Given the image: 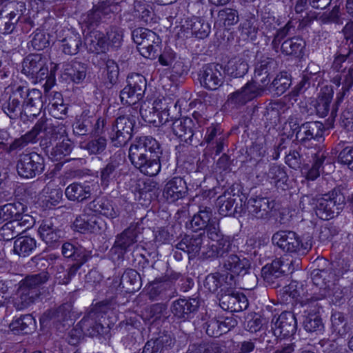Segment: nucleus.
Returning <instances> with one entry per match:
<instances>
[{
	"label": "nucleus",
	"instance_id": "nucleus-1",
	"mask_svg": "<svg viewBox=\"0 0 353 353\" xmlns=\"http://www.w3.org/2000/svg\"><path fill=\"white\" fill-rule=\"evenodd\" d=\"M41 132L44 134V140L41 141V145H46V148L52 146L51 154L57 159H60L62 155H68L72 151V143L65 137L66 130L64 125L45 117L39 119L31 130L14 139L10 145L8 150L11 152L21 150L29 143H35L37 136Z\"/></svg>",
	"mask_w": 353,
	"mask_h": 353
},
{
	"label": "nucleus",
	"instance_id": "nucleus-2",
	"mask_svg": "<svg viewBox=\"0 0 353 353\" xmlns=\"http://www.w3.org/2000/svg\"><path fill=\"white\" fill-rule=\"evenodd\" d=\"M161 145L150 136L136 138L129 149L128 158L141 173L154 176L161 170Z\"/></svg>",
	"mask_w": 353,
	"mask_h": 353
},
{
	"label": "nucleus",
	"instance_id": "nucleus-3",
	"mask_svg": "<svg viewBox=\"0 0 353 353\" xmlns=\"http://www.w3.org/2000/svg\"><path fill=\"white\" fill-rule=\"evenodd\" d=\"M301 287L298 288L296 282H292L285 288L284 293L289 294L296 301L294 305V310L299 319H302V325L307 332H321L324 328L322 319L319 314L322 305L319 303V298L314 296L310 298L301 297Z\"/></svg>",
	"mask_w": 353,
	"mask_h": 353
},
{
	"label": "nucleus",
	"instance_id": "nucleus-4",
	"mask_svg": "<svg viewBox=\"0 0 353 353\" xmlns=\"http://www.w3.org/2000/svg\"><path fill=\"white\" fill-rule=\"evenodd\" d=\"M293 28L292 22L289 21L283 27L276 29L273 36L271 46L276 52L280 51L288 56L299 57L302 56L305 47V41L299 37H293L285 39L290 34Z\"/></svg>",
	"mask_w": 353,
	"mask_h": 353
},
{
	"label": "nucleus",
	"instance_id": "nucleus-5",
	"mask_svg": "<svg viewBox=\"0 0 353 353\" xmlns=\"http://www.w3.org/2000/svg\"><path fill=\"white\" fill-rule=\"evenodd\" d=\"M85 41L91 51L105 53L110 50L120 48L123 41V33L116 27L111 28L106 34L93 30L87 34Z\"/></svg>",
	"mask_w": 353,
	"mask_h": 353
},
{
	"label": "nucleus",
	"instance_id": "nucleus-6",
	"mask_svg": "<svg viewBox=\"0 0 353 353\" xmlns=\"http://www.w3.org/2000/svg\"><path fill=\"white\" fill-rule=\"evenodd\" d=\"M106 307L101 303L95 305L79 321L85 336L99 337L109 333L110 327L105 319Z\"/></svg>",
	"mask_w": 353,
	"mask_h": 353
},
{
	"label": "nucleus",
	"instance_id": "nucleus-7",
	"mask_svg": "<svg viewBox=\"0 0 353 353\" xmlns=\"http://www.w3.org/2000/svg\"><path fill=\"white\" fill-rule=\"evenodd\" d=\"M128 114L119 117L110 134L111 143L115 147L125 145L132 138V130L138 117V106L130 107Z\"/></svg>",
	"mask_w": 353,
	"mask_h": 353
},
{
	"label": "nucleus",
	"instance_id": "nucleus-8",
	"mask_svg": "<svg viewBox=\"0 0 353 353\" xmlns=\"http://www.w3.org/2000/svg\"><path fill=\"white\" fill-rule=\"evenodd\" d=\"M223 268L241 277V282L246 284V289H251L256 283V276L250 272L251 263L248 259L234 252L223 260Z\"/></svg>",
	"mask_w": 353,
	"mask_h": 353
},
{
	"label": "nucleus",
	"instance_id": "nucleus-9",
	"mask_svg": "<svg viewBox=\"0 0 353 353\" xmlns=\"http://www.w3.org/2000/svg\"><path fill=\"white\" fill-rule=\"evenodd\" d=\"M345 205V196L339 191L334 190L316 199V215L322 220H329L337 216Z\"/></svg>",
	"mask_w": 353,
	"mask_h": 353
},
{
	"label": "nucleus",
	"instance_id": "nucleus-10",
	"mask_svg": "<svg viewBox=\"0 0 353 353\" xmlns=\"http://www.w3.org/2000/svg\"><path fill=\"white\" fill-rule=\"evenodd\" d=\"M273 244L283 252L305 254L312 248L311 240L303 242L300 236L291 230H279L272 237Z\"/></svg>",
	"mask_w": 353,
	"mask_h": 353
},
{
	"label": "nucleus",
	"instance_id": "nucleus-11",
	"mask_svg": "<svg viewBox=\"0 0 353 353\" xmlns=\"http://www.w3.org/2000/svg\"><path fill=\"white\" fill-rule=\"evenodd\" d=\"M132 37L142 56L151 59L158 56L161 40L154 32L139 28L132 31Z\"/></svg>",
	"mask_w": 353,
	"mask_h": 353
},
{
	"label": "nucleus",
	"instance_id": "nucleus-12",
	"mask_svg": "<svg viewBox=\"0 0 353 353\" xmlns=\"http://www.w3.org/2000/svg\"><path fill=\"white\" fill-rule=\"evenodd\" d=\"M300 267V260L292 258L276 259L270 264L265 265L261 270V275L268 283L284 275L292 274Z\"/></svg>",
	"mask_w": 353,
	"mask_h": 353
},
{
	"label": "nucleus",
	"instance_id": "nucleus-13",
	"mask_svg": "<svg viewBox=\"0 0 353 353\" xmlns=\"http://www.w3.org/2000/svg\"><path fill=\"white\" fill-rule=\"evenodd\" d=\"M290 127L296 133V139L301 144L309 143L311 141H318L323 137L324 125L321 122L309 121L301 125L294 118L288 119Z\"/></svg>",
	"mask_w": 353,
	"mask_h": 353
},
{
	"label": "nucleus",
	"instance_id": "nucleus-14",
	"mask_svg": "<svg viewBox=\"0 0 353 353\" xmlns=\"http://www.w3.org/2000/svg\"><path fill=\"white\" fill-rule=\"evenodd\" d=\"M44 168V159L37 152L21 154L17 163L18 174L25 179H32L41 174Z\"/></svg>",
	"mask_w": 353,
	"mask_h": 353
},
{
	"label": "nucleus",
	"instance_id": "nucleus-15",
	"mask_svg": "<svg viewBox=\"0 0 353 353\" xmlns=\"http://www.w3.org/2000/svg\"><path fill=\"white\" fill-rule=\"evenodd\" d=\"M22 67L23 73L30 76L35 81H41L48 77L47 58L41 54L27 56L23 61Z\"/></svg>",
	"mask_w": 353,
	"mask_h": 353
},
{
	"label": "nucleus",
	"instance_id": "nucleus-16",
	"mask_svg": "<svg viewBox=\"0 0 353 353\" xmlns=\"http://www.w3.org/2000/svg\"><path fill=\"white\" fill-rule=\"evenodd\" d=\"M208 242V239L204 234L185 235L176 244L175 248L183 251L184 254H187L189 259H192L199 254L202 257V253L207 247Z\"/></svg>",
	"mask_w": 353,
	"mask_h": 353
},
{
	"label": "nucleus",
	"instance_id": "nucleus-17",
	"mask_svg": "<svg viewBox=\"0 0 353 353\" xmlns=\"http://www.w3.org/2000/svg\"><path fill=\"white\" fill-rule=\"evenodd\" d=\"M277 66L276 61L272 58H265L259 62L255 67L254 77L248 83H254L260 90V96L270 83V76L274 72Z\"/></svg>",
	"mask_w": 353,
	"mask_h": 353
},
{
	"label": "nucleus",
	"instance_id": "nucleus-18",
	"mask_svg": "<svg viewBox=\"0 0 353 353\" xmlns=\"http://www.w3.org/2000/svg\"><path fill=\"white\" fill-rule=\"evenodd\" d=\"M199 76L201 85L210 90H217L224 81L223 68L219 64L210 63L204 65Z\"/></svg>",
	"mask_w": 353,
	"mask_h": 353
},
{
	"label": "nucleus",
	"instance_id": "nucleus-19",
	"mask_svg": "<svg viewBox=\"0 0 353 353\" xmlns=\"http://www.w3.org/2000/svg\"><path fill=\"white\" fill-rule=\"evenodd\" d=\"M38 232L42 241L51 247H54L59 243L63 236L60 222L56 217L43 220Z\"/></svg>",
	"mask_w": 353,
	"mask_h": 353
},
{
	"label": "nucleus",
	"instance_id": "nucleus-20",
	"mask_svg": "<svg viewBox=\"0 0 353 353\" xmlns=\"http://www.w3.org/2000/svg\"><path fill=\"white\" fill-rule=\"evenodd\" d=\"M112 4L108 1H101L93 6L83 19L88 28H94L101 23H105L112 17Z\"/></svg>",
	"mask_w": 353,
	"mask_h": 353
},
{
	"label": "nucleus",
	"instance_id": "nucleus-21",
	"mask_svg": "<svg viewBox=\"0 0 353 353\" xmlns=\"http://www.w3.org/2000/svg\"><path fill=\"white\" fill-rule=\"evenodd\" d=\"M199 305V300L196 298L179 299L172 303L170 310L177 319L185 321L193 318Z\"/></svg>",
	"mask_w": 353,
	"mask_h": 353
},
{
	"label": "nucleus",
	"instance_id": "nucleus-22",
	"mask_svg": "<svg viewBox=\"0 0 353 353\" xmlns=\"http://www.w3.org/2000/svg\"><path fill=\"white\" fill-rule=\"evenodd\" d=\"M22 112L27 117H37L43 108L42 93L38 89L29 90L23 86Z\"/></svg>",
	"mask_w": 353,
	"mask_h": 353
},
{
	"label": "nucleus",
	"instance_id": "nucleus-23",
	"mask_svg": "<svg viewBox=\"0 0 353 353\" xmlns=\"http://www.w3.org/2000/svg\"><path fill=\"white\" fill-rule=\"evenodd\" d=\"M274 203L267 197L250 198L247 204L248 214L252 218L269 220L272 217Z\"/></svg>",
	"mask_w": 353,
	"mask_h": 353
},
{
	"label": "nucleus",
	"instance_id": "nucleus-24",
	"mask_svg": "<svg viewBox=\"0 0 353 353\" xmlns=\"http://www.w3.org/2000/svg\"><path fill=\"white\" fill-rule=\"evenodd\" d=\"M296 314L293 312H283L274 322V334L288 337L294 335L297 328Z\"/></svg>",
	"mask_w": 353,
	"mask_h": 353
},
{
	"label": "nucleus",
	"instance_id": "nucleus-25",
	"mask_svg": "<svg viewBox=\"0 0 353 353\" xmlns=\"http://www.w3.org/2000/svg\"><path fill=\"white\" fill-rule=\"evenodd\" d=\"M220 307L226 311L238 312L245 310L248 305L246 296L235 291L224 294H218Z\"/></svg>",
	"mask_w": 353,
	"mask_h": 353
},
{
	"label": "nucleus",
	"instance_id": "nucleus-26",
	"mask_svg": "<svg viewBox=\"0 0 353 353\" xmlns=\"http://www.w3.org/2000/svg\"><path fill=\"white\" fill-rule=\"evenodd\" d=\"M236 246L225 238L215 241L212 244L208 242V245L203 250L202 258H223L226 259L228 255L235 252Z\"/></svg>",
	"mask_w": 353,
	"mask_h": 353
},
{
	"label": "nucleus",
	"instance_id": "nucleus-27",
	"mask_svg": "<svg viewBox=\"0 0 353 353\" xmlns=\"http://www.w3.org/2000/svg\"><path fill=\"white\" fill-rule=\"evenodd\" d=\"M310 275L313 284L319 287L321 292H326L339 281V275L332 268L314 269L311 272Z\"/></svg>",
	"mask_w": 353,
	"mask_h": 353
},
{
	"label": "nucleus",
	"instance_id": "nucleus-28",
	"mask_svg": "<svg viewBox=\"0 0 353 353\" xmlns=\"http://www.w3.org/2000/svg\"><path fill=\"white\" fill-rule=\"evenodd\" d=\"M198 128V123L189 117L180 118L173 121L172 123V130L181 141L187 143H191L194 130Z\"/></svg>",
	"mask_w": 353,
	"mask_h": 353
},
{
	"label": "nucleus",
	"instance_id": "nucleus-29",
	"mask_svg": "<svg viewBox=\"0 0 353 353\" xmlns=\"http://www.w3.org/2000/svg\"><path fill=\"white\" fill-rule=\"evenodd\" d=\"M138 232L137 225L131 224L116 236L112 250L123 255L136 243Z\"/></svg>",
	"mask_w": 353,
	"mask_h": 353
},
{
	"label": "nucleus",
	"instance_id": "nucleus-30",
	"mask_svg": "<svg viewBox=\"0 0 353 353\" xmlns=\"http://www.w3.org/2000/svg\"><path fill=\"white\" fill-rule=\"evenodd\" d=\"M260 96V90L254 83H247L228 97V103L235 106H241Z\"/></svg>",
	"mask_w": 353,
	"mask_h": 353
},
{
	"label": "nucleus",
	"instance_id": "nucleus-31",
	"mask_svg": "<svg viewBox=\"0 0 353 353\" xmlns=\"http://www.w3.org/2000/svg\"><path fill=\"white\" fill-rule=\"evenodd\" d=\"M122 161L121 154L115 153L110 157L107 164L100 171L102 185L108 186L110 181L119 176Z\"/></svg>",
	"mask_w": 353,
	"mask_h": 353
},
{
	"label": "nucleus",
	"instance_id": "nucleus-32",
	"mask_svg": "<svg viewBox=\"0 0 353 353\" xmlns=\"http://www.w3.org/2000/svg\"><path fill=\"white\" fill-rule=\"evenodd\" d=\"M61 254L72 261L87 262L92 257V251L86 250L77 242L67 241L62 244Z\"/></svg>",
	"mask_w": 353,
	"mask_h": 353
},
{
	"label": "nucleus",
	"instance_id": "nucleus-33",
	"mask_svg": "<svg viewBox=\"0 0 353 353\" xmlns=\"http://www.w3.org/2000/svg\"><path fill=\"white\" fill-rule=\"evenodd\" d=\"M188 191L185 181L181 177L168 181L163 190V196L168 202H174L185 196Z\"/></svg>",
	"mask_w": 353,
	"mask_h": 353
},
{
	"label": "nucleus",
	"instance_id": "nucleus-34",
	"mask_svg": "<svg viewBox=\"0 0 353 353\" xmlns=\"http://www.w3.org/2000/svg\"><path fill=\"white\" fill-rule=\"evenodd\" d=\"M23 86H18L8 100L2 105V110L11 119H16L23 112L21 99H23Z\"/></svg>",
	"mask_w": 353,
	"mask_h": 353
},
{
	"label": "nucleus",
	"instance_id": "nucleus-35",
	"mask_svg": "<svg viewBox=\"0 0 353 353\" xmlns=\"http://www.w3.org/2000/svg\"><path fill=\"white\" fill-rule=\"evenodd\" d=\"M225 141V136L219 125H212L207 128L204 142L207 144V147L215 150L216 155L223 151Z\"/></svg>",
	"mask_w": 353,
	"mask_h": 353
},
{
	"label": "nucleus",
	"instance_id": "nucleus-36",
	"mask_svg": "<svg viewBox=\"0 0 353 353\" xmlns=\"http://www.w3.org/2000/svg\"><path fill=\"white\" fill-rule=\"evenodd\" d=\"M353 295V286H344L342 287L338 283L332 288L327 290L325 292H321L318 296H314L316 298H319V301L325 297H329L330 301L336 305L343 304L347 299H350Z\"/></svg>",
	"mask_w": 353,
	"mask_h": 353
},
{
	"label": "nucleus",
	"instance_id": "nucleus-37",
	"mask_svg": "<svg viewBox=\"0 0 353 353\" xmlns=\"http://www.w3.org/2000/svg\"><path fill=\"white\" fill-rule=\"evenodd\" d=\"M84 211L98 213L109 219H114L119 216V211L114 209L108 200L103 198H97L90 202Z\"/></svg>",
	"mask_w": 353,
	"mask_h": 353
},
{
	"label": "nucleus",
	"instance_id": "nucleus-38",
	"mask_svg": "<svg viewBox=\"0 0 353 353\" xmlns=\"http://www.w3.org/2000/svg\"><path fill=\"white\" fill-rule=\"evenodd\" d=\"M49 279V274L46 272L27 276L20 281L19 287L28 292H34L38 297L40 294V287Z\"/></svg>",
	"mask_w": 353,
	"mask_h": 353
},
{
	"label": "nucleus",
	"instance_id": "nucleus-39",
	"mask_svg": "<svg viewBox=\"0 0 353 353\" xmlns=\"http://www.w3.org/2000/svg\"><path fill=\"white\" fill-rule=\"evenodd\" d=\"M330 321L332 333L337 337H345L351 330L347 317L343 312H333Z\"/></svg>",
	"mask_w": 353,
	"mask_h": 353
},
{
	"label": "nucleus",
	"instance_id": "nucleus-40",
	"mask_svg": "<svg viewBox=\"0 0 353 353\" xmlns=\"http://www.w3.org/2000/svg\"><path fill=\"white\" fill-rule=\"evenodd\" d=\"M72 309L71 303H65L54 310H48L44 314L43 318L52 321L54 324H57V326L62 325L64 327L65 322L71 321Z\"/></svg>",
	"mask_w": 353,
	"mask_h": 353
},
{
	"label": "nucleus",
	"instance_id": "nucleus-41",
	"mask_svg": "<svg viewBox=\"0 0 353 353\" xmlns=\"http://www.w3.org/2000/svg\"><path fill=\"white\" fill-rule=\"evenodd\" d=\"M60 41L63 52L68 55L77 54L82 44L81 35L70 30L65 31V37Z\"/></svg>",
	"mask_w": 353,
	"mask_h": 353
},
{
	"label": "nucleus",
	"instance_id": "nucleus-42",
	"mask_svg": "<svg viewBox=\"0 0 353 353\" xmlns=\"http://www.w3.org/2000/svg\"><path fill=\"white\" fill-rule=\"evenodd\" d=\"M239 195L225 192L217 199L219 213L222 216H232L236 212Z\"/></svg>",
	"mask_w": 353,
	"mask_h": 353
},
{
	"label": "nucleus",
	"instance_id": "nucleus-43",
	"mask_svg": "<svg viewBox=\"0 0 353 353\" xmlns=\"http://www.w3.org/2000/svg\"><path fill=\"white\" fill-rule=\"evenodd\" d=\"M301 145L300 151H303L305 161H325L327 153L322 144L318 143L317 141H311L309 143Z\"/></svg>",
	"mask_w": 353,
	"mask_h": 353
},
{
	"label": "nucleus",
	"instance_id": "nucleus-44",
	"mask_svg": "<svg viewBox=\"0 0 353 353\" xmlns=\"http://www.w3.org/2000/svg\"><path fill=\"white\" fill-rule=\"evenodd\" d=\"M65 194L70 201L81 202L90 197L91 188L85 183H73L65 188Z\"/></svg>",
	"mask_w": 353,
	"mask_h": 353
},
{
	"label": "nucleus",
	"instance_id": "nucleus-45",
	"mask_svg": "<svg viewBox=\"0 0 353 353\" xmlns=\"http://www.w3.org/2000/svg\"><path fill=\"white\" fill-rule=\"evenodd\" d=\"M107 142V139L97 130L86 143L81 144V148L89 154H101L105 150Z\"/></svg>",
	"mask_w": 353,
	"mask_h": 353
},
{
	"label": "nucleus",
	"instance_id": "nucleus-46",
	"mask_svg": "<svg viewBox=\"0 0 353 353\" xmlns=\"http://www.w3.org/2000/svg\"><path fill=\"white\" fill-rule=\"evenodd\" d=\"M216 218V216H213L212 208L201 205L199 212L193 216L190 221L191 228L194 230L204 229L208 226L212 219Z\"/></svg>",
	"mask_w": 353,
	"mask_h": 353
},
{
	"label": "nucleus",
	"instance_id": "nucleus-47",
	"mask_svg": "<svg viewBox=\"0 0 353 353\" xmlns=\"http://www.w3.org/2000/svg\"><path fill=\"white\" fill-rule=\"evenodd\" d=\"M332 97L333 90L332 88L325 86L321 89L315 104V109L318 115L321 117L327 116Z\"/></svg>",
	"mask_w": 353,
	"mask_h": 353
},
{
	"label": "nucleus",
	"instance_id": "nucleus-48",
	"mask_svg": "<svg viewBox=\"0 0 353 353\" xmlns=\"http://www.w3.org/2000/svg\"><path fill=\"white\" fill-rule=\"evenodd\" d=\"M37 248V241L29 236L18 237L14 242V254L21 257L30 255Z\"/></svg>",
	"mask_w": 353,
	"mask_h": 353
},
{
	"label": "nucleus",
	"instance_id": "nucleus-49",
	"mask_svg": "<svg viewBox=\"0 0 353 353\" xmlns=\"http://www.w3.org/2000/svg\"><path fill=\"white\" fill-rule=\"evenodd\" d=\"M64 73L74 83H81L86 77L87 66L79 61H72L65 65Z\"/></svg>",
	"mask_w": 353,
	"mask_h": 353
},
{
	"label": "nucleus",
	"instance_id": "nucleus-50",
	"mask_svg": "<svg viewBox=\"0 0 353 353\" xmlns=\"http://www.w3.org/2000/svg\"><path fill=\"white\" fill-rule=\"evenodd\" d=\"M35 327V320L31 314L22 315L10 323V330L15 334H28Z\"/></svg>",
	"mask_w": 353,
	"mask_h": 353
},
{
	"label": "nucleus",
	"instance_id": "nucleus-51",
	"mask_svg": "<svg viewBox=\"0 0 353 353\" xmlns=\"http://www.w3.org/2000/svg\"><path fill=\"white\" fill-rule=\"evenodd\" d=\"M120 285L128 292H133L140 289L141 279L135 270L128 269L121 277Z\"/></svg>",
	"mask_w": 353,
	"mask_h": 353
},
{
	"label": "nucleus",
	"instance_id": "nucleus-52",
	"mask_svg": "<svg viewBox=\"0 0 353 353\" xmlns=\"http://www.w3.org/2000/svg\"><path fill=\"white\" fill-rule=\"evenodd\" d=\"M170 288V283L162 279H156L147 288V293L150 300L163 299L166 292Z\"/></svg>",
	"mask_w": 353,
	"mask_h": 353
},
{
	"label": "nucleus",
	"instance_id": "nucleus-53",
	"mask_svg": "<svg viewBox=\"0 0 353 353\" xmlns=\"http://www.w3.org/2000/svg\"><path fill=\"white\" fill-rule=\"evenodd\" d=\"M248 61L243 57H237L228 61L225 71L230 77L240 78L248 72Z\"/></svg>",
	"mask_w": 353,
	"mask_h": 353
},
{
	"label": "nucleus",
	"instance_id": "nucleus-54",
	"mask_svg": "<svg viewBox=\"0 0 353 353\" xmlns=\"http://www.w3.org/2000/svg\"><path fill=\"white\" fill-rule=\"evenodd\" d=\"M172 340L168 336H160L148 341L143 347L142 353H169L168 347Z\"/></svg>",
	"mask_w": 353,
	"mask_h": 353
},
{
	"label": "nucleus",
	"instance_id": "nucleus-55",
	"mask_svg": "<svg viewBox=\"0 0 353 353\" xmlns=\"http://www.w3.org/2000/svg\"><path fill=\"white\" fill-rule=\"evenodd\" d=\"M291 83V79L288 77L287 72H281L270 83L268 90L275 95L280 96L290 88Z\"/></svg>",
	"mask_w": 353,
	"mask_h": 353
},
{
	"label": "nucleus",
	"instance_id": "nucleus-56",
	"mask_svg": "<svg viewBox=\"0 0 353 353\" xmlns=\"http://www.w3.org/2000/svg\"><path fill=\"white\" fill-rule=\"evenodd\" d=\"M160 103H161L160 100L154 101L152 105L144 102L143 104L138 108L139 109V111H138V115L140 114L145 122L157 125L158 112Z\"/></svg>",
	"mask_w": 353,
	"mask_h": 353
},
{
	"label": "nucleus",
	"instance_id": "nucleus-57",
	"mask_svg": "<svg viewBox=\"0 0 353 353\" xmlns=\"http://www.w3.org/2000/svg\"><path fill=\"white\" fill-rule=\"evenodd\" d=\"M137 190L140 199L150 201L153 196H156L158 193V183L152 179L139 181L137 183Z\"/></svg>",
	"mask_w": 353,
	"mask_h": 353
},
{
	"label": "nucleus",
	"instance_id": "nucleus-58",
	"mask_svg": "<svg viewBox=\"0 0 353 353\" xmlns=\"http://www.w3.org/2000/svg\"><path fill=\"white\" fill-rule=\"evenodd\" d=\"M188 29L191 33L199 39L206 38L210 32V26L203 19L199 17H193L188 21Z\"/></svg>",
	"mask_w": 353,
	"mask_h": 353
},
{
	"label": "nucleus",
	"instance_id": "nucleus-59",
	"mask_svg": "<svg viewBox=\"0 0 353 353\" xmlns=\"http://www.w3.org/2000/svg\"><path fill=\"white\" fill-rule=\"evenodd\" d=\"M37 298L34 292H28L19 287L17 296L14 301V306L17 310H23L31 305Z\"/></svg>",
	"mask_w": 353,
	"mask_h": 353
},
{
	"label": "nucleus",
	"instance_id": "nucleus-60",
	"mask_svg": "<svg viewBox=\"0 0 353 353\" xmlns=\"http://www.w3.org/2000/svg\"><path fill=\"white\" fill-rule=\"evenodd\" d=\"M19 19L20 15L17 16V14L14 12H10L6 15H3V12H0V32L2 34L11 33Z\"/></svg>",
	"mask_w": 353,
	"mask_h": 353
},
{
	"label": "nucleus",
	"instance_id": "nucleus-61",
	"mask_svg": "<svg viewBox=\"0 0 353 353\" xmlns=\"http://www.w3.org/2000/svg\"><path fill=\"white\" fill-rule=\"evenodd\" d=\"M74 263L70 265V267L64 271L63 266H60L62 270L58 271L57 273V278L59 279V283L61 284L66 285L71 279L76 275L80 268L86 262L74 261Z\"/></svg>",
	"mask_w": 353,
	"mask_h": 353
},
{
	"label": "nucleus",
	"instance_id": "nucleus-62",
	"mask_svg": "<svg viewBox=\"0 0 353 353\" xmlns=\"http://www.w3.org/2000/svg\"><path fill=\"white\" fill-rule=\"evenodd\" d=\"M239 21L238 12L232 8H223L219 11L216 23L224 26H230Z\"/></svg>",
	"mask_w": 353,
	"mask_h": 353
},
{
	"label": "nucleus",
	"instance_id": "nucleus-63",
	"mask_svg": "<svg viewBox=\"0 0 353 353\" xmlns=\"http://www.w3.org/2000/svg\"><path fill=\"white\" fill-rule=\"evenodd\" d=\"M128 88L134 90V92H137L138 94L142 97L146 89V79L139 74H132L128 77Z\"/></svg>",
	"mask_w": 353,
	"mask_h": 353
},
{
	"label": "nucleus",
	"instance_id": "nucleus-64",
	"mask_svg": "<svg viewBox=\"0 0 353 353\" xmlns=\"http://www.w3.org/2000/svg\"><path fill=\"white\" fill-rule=\"evenodd\" d=\"M283 108L284 105L281 102H270L267 105L263 115L267 120L272 123H276L281 114L284 112Z\"/></svg>",
	"mask_w": 353,
	"mask_h": 353
}]
</instances>
